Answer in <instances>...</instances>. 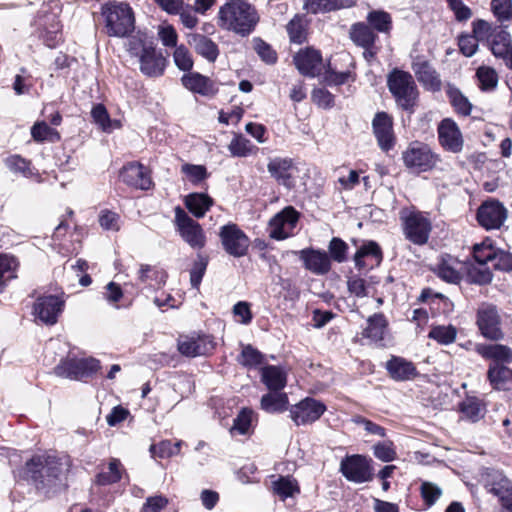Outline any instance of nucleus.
Wrapping results in <instances>:
<instances>
[{
    "label": "nucleus",
    "mask_w": 512,
    "mask_h": 512,
    "mask_svg": "<svg viewBox=\"0 0 512 512\" xmlns=\"http://www.w3.org/2000/svg\"><path fill=\"white\" fill-rule=\"evenodd\" d=\"M209 258L201 253L197 254V257L193 263V266L190 270V283L191 286L195 289H198L201 281L205 275L207 266H208Z\"/></svg>",
    "instance_id": "53"
},
{
    "label": "nucleus",
    "mask_w": 512,
    "mask_h": 512,
    "mask_svg": "<svg viewBox=\"0 0 512 512\" xmlns=\"http://www.w3.org/2000/svg\"><path fill=\"white\" fill-rule=\"evenodd\" d=\"M387 87L400 108L413 111L418 98V89L409 72L393 69L387 76Z\"/></svg>",
    "instance_id": "4"
},
{
    "label": "nucleus",
    "mask_w": 512,
    "mask_h": 512,
    "mask_svg": "<svg viewBox=\"0 0 512 512\" xmlns=\"http://www.w3.org/2000/svg\"><path fill=\"white\" fill-rule=\"evenodd\" d=\"M212 204V198L203 193H192L185 199L187 209L197 218L203 217Z\"/></svg>",
    "instance_id": "40"
},
{
    "label": "nucleus",
    "mask_w": 512,
    "mask_h": 512,
    "mask_svg": "<svg viewBox=\"0 0 512 512\" xmlns=\"http://www.w3.org/2000/svg\"><path fill=\"white\" fill-rule=\"evenodd\" d=\"M299 257L305 268L316 275H324L331 269V260L325 251L303 249L299 251Z\"/></svg>",
    "instance_id": "27"
},
{
    "label": "nucleus",
    "mask_w": 512,
    "mask_h": 512,
    "mask_svg": "<svg viewBox=\"0 0 512 512\" xmlns=\"http://www.w3.org/2000/svg\"><path fill=\"white\" fill-rule=\"evenodd\" d=\"M497 248L492 245L490 239H486L473 247V256L478 264H492Z\"/></svg>",
    "instance_id": "49"
},
{
    "label": "nucleus",
    "mask_w": 512,
    "mask_h": 512,
    "mask_svg": "<svg viewBox=\"0 0 512 512\" xmlns=\"http://www.w3.org/2000/svg\"><path fill=\"white\" fill-rule=\"evenodd\" d=\"M467 276L470 282L479 285L488 284L492 281L493 278L490 266L478 263L468 268Z\"/></svg>",
    "instance_id": "52"
},
{
    "label": "nucleus",
    "mask_w": 512,
    "mask_h": 512,
    "mask_svg": "<svg viewBox=\"0 0 512 512\" xmlns=\"http://www.w3.org/2000/svg\"><path fill=\"white\" fill-rule=\"evenodd\" d=\"M100 367L99 360L93 357L80 359L67 357L61 359L54 368V373L70 380H83L97 373Z\"/></svg>",
    "instance_id": "6"
},
{
    "label": "nucleus",
    "mask_w": 512,
    "mask_h": 512,
    "mask_svg": "<svg viewBox=\"0 0 512 512\" xmlns=\"http://www.w3.org/2000/svg\"><path fill=\"white\" fill-rule=\"evenodd\" d=\"M460 52L466 57H472L478 50L479 41L469 33H462L458 37Z\"/></svg>",
    "instance_id": "62"
},
{
    "label": "nucleus",
    "mask_w": 512,
    "mask_h": 512,
    "mask_svg": "<svg viewBox=\"0 0 512 512\" xmlns=\"http://www.w3.org/2000/svg\"><path fill=\"white\" fill-rule=\"evenodd\" d=\"M173 59L175 65L184 72H190L193 68L194 61L188 49L184 45L175 48Z\"/></svg>",
    "instance_id": "57"
},
{
    "label": "nucleus",
    "mask_w": 512,
    "mask_h": 512,
    "mask_svg": "<svg viewBox=\"0 0 512 512\" xmlns=\"http://www.w3.org/2000/svg\"><path fill=\"white\" fill-rule=\"evenodd\" d=\"M300 214L292 206L285 207L269 221V236L284 240L292 235Z\"/></svg>",
    "instance_id": "13"
},
{
    "label": "nucleus",
    "mask_w": 512,
    "mask_h": 512,
    "mask_svg": "<svg viewBox=\"0 0 512 512\" xmlns=\"http://www.w3.org/2000/svg\"><path fill=\"white\" fill-rule=\"evenodd\" d=\"M261 381L269 391H281L287 384V375L281 367L268 365L261 369Z\"/></svg>",
    "instance_id": "33"
},
{
    "label": "nucleus",
    "mask_w": 512,
    "mask_h": 512,
    "mask_svg": "<svg viewBox=\"0 0 512 512\" xmlns=\"http://www.w3.org/2000/svg\"><path fill=\"white\" fill-rule=\"evenodd\" d=\"M267 170L272 178L279 184L291 189L295 185L294 172L297 167L292 158L289 157H275L270 159L267 164Z\"/></svg>",
    "instance_id": "20"
},
{
    "label": "nucleus",
    "mask_w": 512,
    "mask_h": 512,
    "mask_svg": "<svg viewBox=\"0 0 512 512\" xmlns=\"http://www.w3.org/2000/svg\"><path fill=\"white\" fill-rule=\"evenodd\" d=\"M372 129L382 151L387 152L394 147L396 139L393 132V120L387 113H376L372 121Z\"/></svg>",
    "instance_id": "19"
},
{
    "label": "nucleus",
    "mask_w": 512,
    "mask_h": 512,
    "mask_svg": "<svg viewBox=\"0 0 512 512\" xmlns=\"http://www.w3.org/2000/svg\"><path fill=\"white\" fill-rule=\"evenodd\" d=\"M488 42L493 55L499 58L507 54L508 50L512 47L510 33L501 27L494 28L493 35Z\"/></svg>",
    "instance_id": "38"
},
{
    "label": "nucleus",
    "mask_w": 512,
    "mask_h": 512,
    "mask_svg": "<svg viewBox=\"0 0 512 512\" xmlns=\"http://www.w3.org/2000/svg\"><path fill=\"white\" fill-rule=\"evenodd\" d=\"M354 80L355 75L350 70L337 72L329 68L324 74V82L329 86H338Z\"/></svg>",
    "instance_id": "58"
},
{
    "label": "nucleus",
    "mask_w": 512,
    "mask_h": 512,
    "mask_svg": "<svg viewBox=\"0 0 512 512\" xmlns=\"http://www.w3.org/2000/svg\"><path fill=\"white\" fill-rule=\"evenodd\" d=\"M402 159L407 168L420 173L433 169L439 156L427 144L415 141L403 152Z\"/></svg>",
    "instance_id": "7"
},
{
    "label": "nucleus",
    "mask_w": 512,
    "mask_h": 512,
    "mask_svg": "<svg viewBox=\"0 0 512 512\" xmlns=\"http://www.w3.org/2000/svg\"><path fill=\"white\" fill-rule=\"evenodd\" d=\"M400 220L403 226L405 237L416 245H424L427 243L432 223L427 213L404 208L400 211Z\"/></svg>",
    "instance_id": "5"
},
{
    "label": "nucleus",
    "mask_w": 512,
    "mask_h": 512,
    "mask_svg": "<svg viewBox=\"0 0 512 512\" xmlns=\"http://www.w3.org/2000/svg\"><path fill=\"white\" fill-rule=\"evenodd\" d=\"M476 76L483 91L493 90L497 86L498 75L493 68L481 66L477 69Z\"/></svg>",
    "instance_id": "54"
},
{
    "label": "nucleus",
    "mask_w": 512,
    "mask_h": 512,
    "mask_svg": "<svg viewBox=\"0 0 512 512\" xmlns=\"http://www.w3.org/2000/svg\"><path fill=\"white\" fill-rule=\"evenodd\" d=\"M421 496L428 507L433 506L442 495V490L434 483L424 481L420 487Z\"/></svg>",
    "instance_id": "60"
},
{
    "label": "nucleus",
    "mask_w": 512,
    "mask_h": 512,
    "mask_svg": "<svg viewBox=\"0 0 512 512\" xmlns=\"http://www.w3.org/2000/svg\"><path fill=\"white\" fill-rule=\"evenodd\" d=\"M412 70L417 80L426 90L432 92L441 90L442 82L440 75L428 61L418 58L413 62Z\"/></svg>",
    "instance_id": "25"
},
{
    "label": "nucleus",
    "mask_w": 512,
    "mask_h": 512,
    "mask_svg": "<svg viewBox=\"0 0 512 512\" xmlns=\"http://www.w3.org/2000/svg\"><path fill=\"white\" fill-rule=\"evenodd\" d=\"M437 133L439 144L445 151L457 154L463 150L464 138L453 119H442L437 126Z\"/></svg>",
    "instance_id": "14"
},
{
    "label": "nucleus",
    "mask_w": 512,
    "mask_h": 512,
    "mask_svg": "<svg viewBox=\"0 0 512 512\" xmlns=\"http://www.w3.org/2000/svg\"><path fill=\"white\" fill-rule=\"evenodd\" d=\"M457 333V328L451 324L433 325L428 333V338L440 345L447 346L455 342Z\"/></svg>",
    "instance_id": "42"
},
{
    "label": "nucleus",
    "mask_w": 512,
    "mask_h": 512,
    "mask_svg": "<svg viewBox=\"0 0 512 512\" xmlns=\"http://www.w3.org/2000/svg\"><path fill=\"white\" fill-rule=\"evenodd\" d=\"M328 250L331 258L338 263L344 262L347 258L348 245L340 238H332Z\"/></svg>",
    "instance_id": "64"
},
{
    "label": "nucleus",
    "mask_w": 512,
    "mask_h": 512,
    "mask_svg": "<svg viewBox=\"0 0 512 512\" xmlns=\"http://www.w3.org/2000/svg\"><path fill=\"white\" fill-rule=\"evenodd\" d=\"M373 454L383 462H391L396 458V451L392 441H383L375 444Z\"/></svg>",
    "instance_id": "61"
},
{
    "label": "nucleus",
    "mask_w": 512,
    "mask_h": 512,
    "mask_svg": "<svg viewBox=\"0 0 512 512\" xmlns=\"http://www.w3.org/2000/svg\"><path fill=\"white\" fill-rule=\"evenodd\" d=\"M464 265L450 254H441L430 265V270L447 283L458 284L462 279Z\"/></svg>",
    "instance_id": "17"
},
{
    "label": "nucleus",
    "mask_w": 512,
    "mask_h": 512,
    "mask_svg": "<svg viewBox=\"0 0 512 512\" xmlns=\"http://www.w3.org/2000/svg\"><path fill=\"white\" fill-rule=\"evenodd\" d=\"M187 42L197 54L210 63H214L219 56L217 44L205 35L199 33L188 34Z\"/></svg>",
    "instance_id": "28"
},
{
    "label": "nucleus",
    "mask_w": 512,
    "mask_h": 512,
    "mask_svg": "<svg viewBox=\"0 0 512 512\" xmlns=\"http://www.w3.org/2000/svg\"><path fill=\"white\" fill-rule=\"evenodd\" d=\"M178 351L186 357H197L210 354L215 348L214 338L210 335L180 336L177 343Z\"/></svg>",
    "instance_id": "18"
},
{
    "label": "nucleus",
    "mask_w": 512,
    "mask_h": 512,
    "mask_svg": "<svg viewBox=\"0 0 512 512\" xmlns=\"http://www.w3.org/2000/svg\"><path fill=\"white\" fill-rule=\"evenodd\" d=\"M252 414V410L242 409L233 421L231 432H237L240 435L246 434L251 426Z\"/></svg>",
    "instance_id": "59"
},
{
    "label": "nucleus",
    "mask_w": 512,
    "mask_h": 512,
    "mask_svg": "<svg viewBox=\"0 0 512 512\" xmlns=\"http://www.w3.org/2000/svg\"><path fill=\"white\" fill-rule=\"evenodd\" d=\"M386 369L390 376L397 381L409 380L417 374L416 367L411 361L398 356H393L387 361Z\"/></svg>",
    "instance_id": "32"
},
{
    "label": "nucleus",
    "mask_w": 512,
    "mask_h": 512,
    "mask_svg": "<svg viewBox=\"0 0 512 512\" xmlns=\"http://www.w3.org/2000/svg\"><path fill=\"white\" fill-rule=\"evenodd\" d=\"M31 135L37 142H56L60 140V134L46 122H36L31 128Z\"/></svg>",
    "instance_id": "51"
},
{
    "label": "nucleus",
    "mask_w": 512,
    "mask_h": 512,
    "mask_svg": "<svg viewBox=\"0 0 512 512\" xmlns=\"http://www.w3.org/2000/svg\"><path fill=\"white\" fill-rule=\"evenodd\" d=\"M182 441L172 443L170 440L161 441L157 445H152L150 450L154 455L160 458H168L180 453Z\"/></svg>",
    "instance_id": "56"
},
{
    "label": "nucleus",
    "mask_w": 512,
    "mask_h": 512,
    "mask_svg": "<svg viewBox=\"0 0 512 512\" xmlns=\"http://www.w3.org/2000/svg\"><path fill=\"white\" fill-rule=\"evenodd\" d=\"M288 396L281 391H269L261 397L260 407L267 413H281L287 410Z\"/></svg>",
    "instance_id": "35"
},
{
    "label": "nucleus",
    "mask_w": 512,
    "mask_h": 512,
    "mask_svg": "<svg viewBox=\"0 0 512 512\" xmlns=\"http://www.w3.org/2000/svg\"><path fill=\"white\" fill-rule=\"evenodd\" d=\"M350 38L357 46L374 47L378 36L367 23L357 22L350 28Z\"/></svg>",
    "instance_id": "36"
},
{
    "label": "nucleus",
    "mask_w": 512,
    "mask_h": 512,
    "mask_svg": "<svg viewBox=\"0 0 512 512\" xmlns=\"http://www.w3.org/2000/svg\"><path fill=\"white\" fill-rule=\"evenodd\" d=\"M507 209L495 199L484 201L477 210L478 223L487 230L499 229L507 218Z\"/></svg>",
    "instance_id": "16"
},
{
    "label": "nucleus",
    "mask_w": 512,
    "mask_h": 512,
    "mask_svg": "<svg viewBox=\"0 0 512 512\" xmlns=\"http://www.w3.org/2000/svg\"><path fill=\"white\" fill-rule=\"evenodd\" d=\"M228 150L234 157H247L255 154L258 147L242 135H236L228 145Z\"/></svg>",
    "instance_id": "45"
},
{
    "label": "nucleus",
    "mask_w": 512,
    "mask_h": 512,
    "mask_svg": "<svg viewBox=\"0 0 512 512\" xmlns=\"http://www.w3.org/2000/svg\"><path fill=\"white\" fill-rule=\"evenodd\" d=\"M106 33L112 37H126L134 30V14L127 3L109 2L102 7Z\"/></svg>",
    "instance_id": "3"
},
{
    "label": "nucleus",
    "mask_w": 512,
    "mask_h": 512,
    "mask_svg": "<svg viewBox=\"0 0 512 512\" xmlns=\"http://www.w3.org/2000/svg\"><path fill=\"white\" fill-rule=\"evenodd\" d=\"M326 406L311 397L301 400L299 403L292 405L289 412L290 418L297 425H307L317 421L325 412Z\"/></svg>",
    "instance_id": "15"
},
{
    "label": "nucleus",
    "mask_w": 512,
    "mask_h": 512,
    "mask_svg": "<svg viewBox=\"0 0 512 512\" xmlns=\"http://www.w3.org/2000/svg\"><path fill=\"white\" fill-rule=\"evenodd\" d=\"M367 24L375 32L389 35L393 28L392 16L384 10H371L366 16Z\"/></svg>",
    "instance_id": "37"
},
{
    "label": "nucleus",
    "mask_w": 512,
    "mask_h": 512,
    "mask_svg": "<svg viewBox=\"0 0 512 512\" xmlns=\"http://www.w3.org/2000/svg\"><path fill=\"white\" fill-rule=\"evenodd\" d=\"M121 467V462L116 458H112L108 464L107 471L97 474V484L110 485L118 482L121 479Z\"/></svg>",
    "instance_id": "48"
},
{
    "label": "nucleus",
    "mask_w": 512,
    "mask_h": 512,
    "mask_svg": "<svg viewBox=\"0 0 512 512\" xmlns=\"http://www.w3.org/2000/svg\"><path fill=\"white\" fill-rule=\"evenodd\" d=\"M460 412L463 417L475 422L483 417L484 407L477 398L468 397L461 402Z\"/></svg>",
    "instance_id": "50"
},
{
    "label": "nucleus",
    "mask_w": 512,
    "mask_h": 512,
    "mask_svg": "<svg viewBox=\"0 0 512 512\" xmlns=\"http://www.w3.org/2000/svg\"><path fill=\"white\" fill-rule=\"evenodd\" d=\"M175 224L180 236L191 248L195 250L204 248L206 236L202 227L180 206L175 208Z\"/></svg>",
    "instance_id": "9"
},
{
    "label": "nucleus",
    "mask_w": 512,
    "mask_h": 512,
    "mask_svg": "<svg viewBox=\"0 0 512 512\" xmlns=\"http://www.w3.org/2000/svg\"><path fill=\"white\" fill-rule=\"evenodd\" d=\"M286 29L291 42L301 44L306 40V30L300 16L296 15L290 20Z\"/></svg>",
    "instance_id": "55"
},
{
    "label": "nucleus",
    "mask_w": 512,
    "mask_h": 512,
    "mask_svg": "<svg viewBox=\"0 0 512 512\" xmlns=\"http://www.w3.org/2000/svg\"><path fill=\"white\" fill-rule=\"evenodd\" d=\"M272 488L274 493L283 500L293 497L294 494L300 492L297 481L290 476H280L277 480L273 481Z\"/></svg>",
    "instance_id": "44"
},
{
    "label": "nucleus",
    "mask_w": 512,
    "mask_h": 512,
    "mask_svg": "<svg viewBox=\"0 0 512 512\" xmlns=\"http://www.w3.org/2000/svg\"><path fill=\"white\" fill-rule=\"evenodd\" d=\"M167 274L148 264H141L138 271V280L147 286L162 285L166 282Z\"/></svg>",
    "instance_id": "41"
},
{
    "label": "nucleus",
    "mask_w": 512,
    "mask_h": 512,
    "mask_svg": "<svg viewBox=\"0 0 512 512\" xmlns=\"http://www.w3.org/2000/svg\"><path fill=\"white\" fill-rule=\"evenodd\" d=\"M140 70L149 77H159L164 73L166 59L152 46H143L139 56Z\"/></svg>",
    "instance_id": "24"
},
{
    "label": "nucleus",
    "mask_w": 512,
    "mask_h": 512,
    "mask_svg": "<svg viewBox=\"0 0 512 512\" xmlns=\"http://www.w3.org/2000/svg\"><path fill=\"white\" fill-rule=\"evenodd\" d=\"M121 180L128 186L148 190L152 186V180L147 169L140 163L131 162L123 166L120 171Z\"/></svg>",
    "instance_id": "23"
},
{
    "label": "nucleus",
    "mask_w": 512,
    "mask_h": 512,
    "mask_svg": "<svg viewBox=\"0 0 512 512\" xmlns=\"http://www.w3.org/2000/svg\"><path fill=\"white\" fill-rule=\"evenodd\" d=\"M487 379L494 390H509L512 387V369L501 363H490Z\"/></svg>",
    "instance_id": "30"
},
{
    "label": "nucleus",
    "mask_w": 512,
    "mask_h": 512,
    "mask_svg": "<svg viewBox=\"0 0 512 512\" xmlns=\"http://www.w3.org/2000/svg\"><path fill=\"white\" fill-rule=\"evenodd\" d=\"M477 325L481 334L490 340H501L504 336L497 308L492 304H482L477 311Z\"/></svg>",
    "instance_id": "12"
},
{
    "label": "nucleus",
    "mask_w": 512,
    "mask_h": 512,
    "mask_svg": "<svg viewBox=\"0 0 512 512\" xmlns=\"http://www.w3.org/2000/svg\"><path fill=\"white\" fill-rule=\"evenodd\" d=\"M8 169L14 173H20L26 178H31L37 174L31 162L20 155H11L5 160Z\"/></svg>",
    "instance_id": "46"
},
{
    "label": "nucleus",
    "mask_w": 512,
    "mask_h": 512,
    "mask_svg": "<svg viewBox=\"0 0 512 512\" xmlns=\"http://www.w3.org/2000/svg\"><path fill=\"white\" fill-rule=\"evenodd\" d=\"M237 360L242 366L251 369L262 365L265 361V357L252 345H246L243 347Z\"/></svg>",
    "instance_id": "47"
},
{
    "label": "nucleus",
    "mask_w": 512,
    "mask_h": 512,
    "mask_svg": "<svg viewBox=\"0 0 512 512\" xmlns=\"http://www.w3.org/2000/svg\"><path fill=\"white\" fill-rule=\"evenodd\" d=\"M357 0H304L303 9L312 14H324L342 9H349Z\"/></svg>",
    "instance_id": "29"
},
{
    "label": "nucleus",
    "mask_w": 512,
    "mask_h": 512,
    "mask_svg": "<svg viewBox=\"0 0 512 512\" xmlns=\"http://www.w3.org/2000/svg\"><path fill=\"white\" fill-rule=\"evenodd\" d=\"M254 49L259 57L267 64H274L277 61V53L272 47L261 38H254Z\"/></svg>",
    "instance_id": "63"
},
{
    "label": "nucleus",
    "mask_w": 512,
    "mask_h": 512,
    "mask_svg": "<svg viewBox=\"0 0 512 512\" xmlns=\"http://www.w3.org/2000/svg\"><path fill=\"white\" fill-rule=\"evenodd\" d=\"M181 83L187 90L202 96H214L218 92L217 84L198 72L185 73Z\"/></svg>",
    "instance_id": "26"
},
{
    "label": "nucleus",
    "mask_w": 512,
    "mask_h": 512,
    "mask_svg": "<svg viewBox=\"0 0 512 512\" xmlns=\"http://www.w3.org/2000/svg\"><path fill=\"white\" fill-rule=\"evenodd\" d=\"M388 322L382 313H375L367 319V326L363 329L362 336L371 342L379 343L384 339Z\"/></svg>",
    "instance_id": "34"
},
{
    "label": "nucleus",
    "mask_w": 512,
    "mask_h": 512,
    "mask_svg": "<svg viewBox=\"0 0 512 512\" xmlns=\"http://www.w3.org/2000/svg\"><path fill=\"white\" fill-rule=\"evenodd\" d=\"M260 20L255 7L245 0H229L218 12V24L241 37L249 36Z\"/></svg>",
    "instance_id": "1"
},
{
    "label": "nucleus",
    "mask_w": 512,
    "mask_h": 512,
    "mask_svg": "<svg viewBox=\"0 0 512 512\" xmlns=\"http://www.w3.org/2000/svg\"><path fill=\"white\" fill-rule=\"evenodd\" d=\"M382 260V249L373 240L364 241L354 255L355 267L359 271H368L378 267Z\"/></svg>",
    "instance_id": "21"
},
{
    "label": "nucleus",
    "mask_w": 512,
    "mask_h": 512,
    "mask_svg": "<svg viewBox=\"0 0 512 512\" xmlns=\"http://www.w3.org/2000/svg\"><path fill=\"white\" fill-rule=\"evenodd\" d=\"M62 474L63 465L55 456L37 455L26 463L17 476L31 482L38 490H44L56 486Z\"/></svg>",
    "instance_id": "2"
},
{
    "label": "nucleus",
    "mask_w": 512,
    "mask_h": 512,
    "mask_svg": "<svg viewBox=\"0 0 512 512\" xmlns=\"http://www.w3.org/2000/svg\"><path fill=\"white\" fill-rule=\"evenodd\" d=\"M65 302L56 295L39 296L33 305V315L42 324L52 326L57 323Z\"/></svg>",
    "instance_id": "11"
},
{
    "label": "nucleus",
    "mask_w": 512,
    "mask_h": 512,
    "mask_svg": "<svg viewBox=\"0 0 512 512\" xmlns=\"http://www.w3.org/2000/svg\"><path fill=\"white\" fill-rule=\"evenodd\" d=\"M476 352L485 359L492 360L491 363L512 362V349L501 344H478L475 348Z\"/></svg>",
    "instance_id": "31"
},
{
    "label": "nucleus",
    "mask_w": 512,
    "mask_h": 512,
    "mask_svg": "<svg viewBox=\"0 0 512 512\" xmlns=\"http://www.w3.org/2000/svg\"><path fill=\"white\" fill-rule=\"evenodd\" d=\"M219 236L224 250L229 255L242 257L247 253L250 245L249 238L236 224L222 226Z\"/></svg>",
    "instance_id": "10"
},
{
    "label": "nucleus",
    "mask_w": 512,
    "mask_h": 512,
    "mask_svg": "<svg viewBox=\"0 0 512 512\" xmlns=\"http://www.w3.org/2000/svg\"><path fill=\"white\" fill-rule=\"evenodd\" d=\"M19 262L16 257L0 253V293L4 291L8 283L17 277L16 270Z\"/></svg>",
    "instance_id": "39"
},
{
    "label": "nucleus",
    "mask_w": 512,
    "mask_h": 512,
    "mask_svg": "<svg viewBox=\"0 0 512 512\" xmlns=\"http://www.w3.org/2000/svg\"><path fill=\"white\" fill-rule=\"evenodd\" d=\"M339 471L349 482H370L373 479L372 459L360 454L347 455L341 460Z\"/></svg>",
    "instance_id": "8"
},
{
    "label": "nucleus",
    "mask_w": 512,
    "mask_h": 512,
    "mask_svg": "<svg viewBox=\"0 0 512 512\" xmlns=\"http://www.w3.org/2000/svg\"><path fill=\"white\" fill-rule=\"evenodd\" d=\"M298 71L307 77L318 76L323 69L322 55L313 48L301 49L293 58Z\"/></svg>",
    "instance_id": "22"
},
{
    "label": "nucleus",
    "mask_w": 512,
    "mask_h": 512,
    "mask_svg": "<svg viewBox=\"0 0 512 512\" xmlns=\"http://www.w3.org/2000/svg\"><path fill=\"white\" fill-rule=\"evenodd\" d=\"M446 94L456 113L462 116L470 115L472 110V104L457 87L453 85H448L446 89Z\"/></svg>",
    "instance_id": "43"
}]
</instances>
